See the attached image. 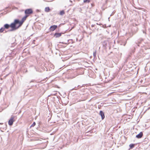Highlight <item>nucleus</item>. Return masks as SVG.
<instances>
[{
	"instance_id": "1",
	"label": "nucleus",
	"mask_w": 150,
	"mask_h": 150,
	"mask_svg": "<svg viewBox=\"0 0 150 150\" xmlns=\"http://www.w3.org/2000/svg\"><path fill=\"white\" fill-rule=\"evenodd\" d=\"M22 25V22H19L18 19H16L10 25V27L13 29H17Z\"/></svg>"
},
{
	"instance_id": "2",
	"label": "nucleus",
	"mask_w": 150,
	"mask_h": 150,
	"mask_svg": "<svg viewBox=\"0 0 150 150\" xmlns=\"http://www.w3.org/2000/svg\"><path fill=\"white\" fill-rule=\"evenodd\" d=\"M33 11L31 9H26L25 11V14L29 16V15L32 13Z\"/></svg>"
},
{
	"instance_id": "3",
	"label": "nucleus",
	"mask_w": 150,
	"mask_h": 150,
	"mask_svg": "<svg viewBox=\"0 0 150 150\" xmlns=\"http://www.w3.org/2000/svg\"><path fill=\"white\" fill-rule=\"evenodd\" d=\"M14 118V117L13 116H12L11 117V118L9 120L8 122V125H9L11 126L13 125V122L15 121Z\"/></svg>"
},
{
	"instance_id": "4",
	"label": "nucleus",
	"mask_w": 150,
	"mask_h": 150,
	"mask_svg": "<svg viewBox=\"0 0 150 150\" xmlns=\"http://www.w3.org/2000/svg\"><path fill=\"white\" fill-rule=\"evenodd\" d=\"M57 27V25H54L51 26L50 28V30L51 31H54Z\"/></svg>"
},
{
	"instance_id": "5",
	"label": "nucleus",
	"mask_w": 150,
	"mask_h": 150,
	"mask_svg": "<svg viewBox=\"0 0 150 150\" xmlns=\"http://www.w3.org/2000/svg\"><path fill=\"white\" fill-rule=\"evenodd\" d=\"M100 114L101 117L102 119L103 120L105 117L104 114L103 112L102 111H100Z\"/></svg>"
},
{
	"instance_id": "6",
	"label": "nucleus",
	"mask_w": 150,
	"mask_h": 150,
	"mask_svg": "<svg viewBox=\"0 0 150 150\" xmlns=\"http://www.w3.org/2000/svg\"><path fill=\"white\" fill-rule=\"evenodd\" d=\"M143 136V133L142 132H141L139 134L136 135V137L138 138H141Z\"/></svg>"
},
{
	"instance_id": "7",
	"label": "nucleus",
	"mask_w": 150,
	"mask_h": 150,
	"mask_svg": "<svg viewBox=\"0 0 150 150\" xmlns=\"http://www.w3.org/2000/svg\"><path fill=\"white\" fill-rule=\"evenodd\" d=\"M28 16V15H26L25 17H23L22 19V21H19V22H22V24H23V22H24V21L26 19V18Z\"/></svg>"
},
{
	"instance_id": "8",
	"label": "nucleus",
	"mask_w": 150,
	"mask_h": 150,
	"mask_svg": "<svg viewBox=\"0 0 150 150\" xmlns=\"http://www.w3.org/2000/svg\"><path fill=\"white\" fill-rule=\"evenodd\" d=\"M61 35V33H55L54 35V36L55 37V38H58Z\"/></svg>"
},
{
	"instance_id": "9",
	"label": "nucleus",
	"mask_w": 150,
	"mask_h": 150,
	"mask_svg": "<svg viewBox=\"0 0 150 150\" xmlns=\"http://www.w3.org/2000/svg\"><path fill=\"white\" fill-rule=\"evenodd\" d=\"M4 28H5V29H8L9 28V27H10V25L6 24L4 25Z\"/></svg>"
},
{
	"instance_id": "10",
	"label": "nucleus",
	"mask_w": 150,
	"mask_h": 150,
	"mask_svg": "<svg viewBox=\"0 0 150 150\" xmlns=\"http://www.w3.org/2000/svg\"><path fill=\"white\" fill-rule=\"evenodd\" d=\"M50 10V8L49 7H46L45 8V11L46 12H48Z\"/></svg>"
},
{
	"instance_id": "11",
	"label": "nucleus",
	"mask_w": 150,
	"mask_h": 150,
	"mask_svg": "<svg viewBox=\"0 0 150 150\" xmlns=\"http://www.w3.org/2000/svg\"><path fill=\"white\" fill-rule=\"evenodd\" d=\"M5 29V28L2 27L0 29V33H2Z\"/></svg>"
},
{
	"instance_id": "12",
	"label": "nucleus",
	"mask_w": 150,
	"mask_h": 150,
	"mask_svg": "<svg viewBox=\"0 0 150 150\" xmlns=\"http://www.w3.org/2000/svg\"><path fill=\"white\" fill-rule=\"evenodd\" d=\"M134 146V144H131L129 145V146L131 148H133Z\"/></svg>"
},
{
	"instance_id": "13",
	"label": "nucleus",
	"mask_w": 150,
	"mask_h": 150,
	"mask_svg": "<svg viewBox=\"0 0 150 150\" xmlns=\"http://www.w3.org/2000/svg\"><path fill=\"white\" fill-rule=\"evenodd\" d=\"M96 51L95 52L93 53V55L94 58L96 57Z\"/></svg>"
},
{
	"instance_id": "14",
	"label": "nucleus",
	"mask_w": 150,
	"mask_h": 150,
	"mask_svg": "<svg viewBox=\"0 0 150 150\" xmlns=\"http://www.w3.org/2000/svg\"><path fill=\"white\" fill-rule=\"evenodd\" d=\"M90 0H83L84 3H89L90 2Z\"/></svg>"
},
{
	"instance_id": "15",
	"label": "nucleus",
	"mask_w": 150,
	"mask_h": 150,
	"mask_svg": "<svg viewBox=\"0 0 150 150\" xmlns=\"http://www.w3.org/2000/svg\"><path fill=\"white\" fill-rule=\"evenodd\" d=\"M60 13L61 15H62L64 13V11H62L60 12Z\"/></svg>"
},
{
	"instance_id": "16",
	"label": "nucleus",
	"mask_w": 150,
	"mask_h": 150,
	"mask_svg": "<svg viewBox=\"0 0 150 150\" xmlns=\"http://www.w3.org/2000/svg\"><path fill=\"white\" fill-rule=\"evenodd\" d=\"M35 125V122H34L33 124L31 125L30 127H33Z\"/></svg>"
},
{
	"instance_id": "17",
	"label": "nucleus",
	"mask_w": 150,
	"mask_h": 150,
	"mask_svg": "<svg viewBox=\"0 0 150 150\" xmlns=\"http://www.w3.org/2000/svg\"><path fill=\"white\" fill-rule=\"evenodd\" d=\"M16 29H13V28H12V29L10 30V31H13V30H16Z\"/></svg>"
},
{
	"instance_id": "18",
	"label": "nucleus",
	"mask_w": 150,
	"mask_h": 150,
	"mask_svg": "<svg viewBox=\"0 0 150 150\" xmlns=\"http://www.w3.org/2000/svg\"><path fill=\"white\" fill-rule=\"evenodd\" d=\"M93 26H94V25H92V27H93Z\"/></svg>"
},
{
	"instance_id": "19",
	"label": "nucleus",
	"mask_w": 150,
	"mask_h": 150,
	"mask_svg": "<svg viewBox=\"0 0 150 150\" xmlns=\"http://www.w3.org/2000/svg\"><path fill=\"white\" fill-rule=\"evenodd\" d=\"M37 11H39V10H37Z\"/></svg>"
}]
</instances>
